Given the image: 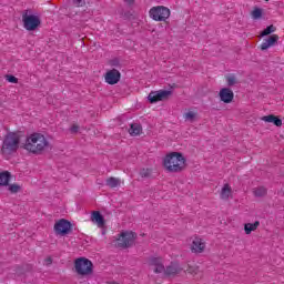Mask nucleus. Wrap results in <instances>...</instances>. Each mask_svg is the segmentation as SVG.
Segmentation results:
<instances>
[{
	"label": "nucleus",
	"instance_id": "obj_1",
	"mask_svg": "<svg viewBox=\"0 0 284 284\" xmlns=\"http://www.w3.org/2000/svg\"><path fill=\"white\" fill-rule=\"evenodd\" d=\"M22 148L29 152V154L39 156L50 148V140H48L43 133L33 132L27 135Z\"/></svg>",
	"mask_w": 284,
	"mask_h": 284
},
{
	"label": "nucleus",
	"instance_id": "obj_2",
	"mask_svg": "<svg viewBox=\"0 0 284 284\" xmlns=\"http://www.w3.org/2000/svg\"><path fill=\"white\" fill-rule=\"evenodd\" d=\"M149 270L154 274H164V276H176V274H181L184 270L181 264L176 262H172L169 266L163 264V258L161 257H151L149 260Z\"/></svg>",
	"mask_w": 284,
	"mask_h": 284
},
{
	"label": "nucleus",
	"instance_id": "obj_3",
	"mask_svg": "<svg viewBox=\"0 0 284 284\" xmlns=\"http://www.w3.org/2000/svg\"><path fill=\"white\" fill-rule=\"evenodd\" d=\"M185 156L181 152H171L162 160V165L166 172L176 174L185 170Z\"/></svg>",
	"mask_w": 284,
	"mask_h": 284
},
{
	"label": "nucleus",
	"instance_id": "obj_4",
	"mask_svg": "<svg viewBox=\"0 0 284 284\" xmlns=\"http://www.w3.org/2000/svg\"><path fill=\"white\" fill-rule=\"evenodd\" d=\"M19 143H21V136L19 133L10 132L4 136L1 148V154L3 156H10L19 150Z\"/></svg>",
	"mask_w": 284,
	"mask_h": 284
},
{
	"label": "nucleus",
	"instance_id": "obj_5",
	"mask_svg": "<svg viewBox=\"0 0 284 284\" xmlns=\"http://www.w3.org/2000/svg\"><path fill=\"white\" fill-rule=\"evenodd\" d=\"M170 14L172 12L170 11V8L164 6H158L153 7L149 11V17L153 19V21H168L170 19Z\"/></svg>",
	"mask_w": 284,
	"mask_h": 284
},
{
	"label": "nucleus",
	"instance_id": "obj_6",
	"mask_svg": "<svg viewBox=\"0 0 284 284\" xmlns=\"http://www.w3.org/2000/svg\"><path fill=\"white\" fill-rule=\"evenodd\" d=\"M22 23L23 28L29 32H33V30H37V28L41 26V18H39V16L28 14V11H24L22 14Z\"/></svg>",
	"mask_w": 284,
	"mask_h": 284
},
{
	"label": "nucleus",
	"instance_id": "obj_7",
	"mask_svg": "<svg viewBox=\"0 0 284 284\" xmlns=\"http://www.w3.org/2000/svg\"><path fill=\"white\" fill-rule=\"evenodd\" d=\"M75 272L80 274V276H88V274H92V262L85 257H80L75 260Z\"/></svg>",
	"mask_w": 284,
	"mask_h": 284
},
{
	"label": "nucleus",
	"instance_id": "obj_8",
	"mask_svg": "<svg viewBox=\"0 0 284 284\" xmlns=\"http://www.w3.org/2000/svg\"><path fill=\"white\" fill-rule=\"evenodd\" d=\"M173 92L171 90H158L151 91L148 95V101L150 103H159V101H170L172 99Z\"/></svg>",
	"mask_w": 284,
	"mask_h": 284
},
{
	"label": "nucleus",
	"instance_id": "obj_9",
	"mask_svg": "<svg viewBox=\"0 0 284 284\" xmlns=\"http://www.w3.org/2000/svg\"><path fill=\"white\" fill-rule=\"evenodd\" d=\"M134 243V233L132 232H122L119 237L115 240V247H122L125 250Z\"/></svg>",
	"mask_w": 284,
	"mask_h": 284
},
{
	"label": "nucleus",
	"instance_id": "obj_10",
	"mask_svg": "<svg viewBox=\"0 0 284 284\" xmlns=\"http://www.w3.org/2000/svg\"><path fill=\"white\" fill-rule=\"evenodd\" d=\"M53 230L55 234L60 236H65L67 234H70L72 232V223L65 219H61L58 222H55Z\"/></svg>",
	"mask_w": 284,
	"mask_h": 284
},
{
	"label": "nucleus",
	"instance_id": "obj_11",
	"mask_svg": "<svg viewBox=\"0 0 284 284\" xmlns=\"http://www.w3.org/2000/svg\"><path fill=\"white\" fill-rule=\"evenodd\" d=\"M104 81L109 85H116L121 81V72L116 69H111L104 74Z\"/></svg>",
	"mask_w": 284,
	"mask_h": 284
},
{
	"label": "nucleus",
	"instance_id": "obj_12",
	"mask_svg": "<svg viewBox=\"0 0 284 284\" xmlns=\"http://www.w3.org/2000/svg\"><path fill=\"white\" fill-rule=\"evenodd\" d=\"M191 252L193 254H203L205 252V240L201 237H194L191 243Z\"/></svg>",
	"mask_w": 284,
	"mask_h": 284
},
{
	"label": "nucleus",
	"instance_id": "obj_13",
	"mask_svg": "<svg viewBox=\"0 0 284 284\" xmlns=\"http://www.w3.org/2000/svg\"><path fill=\"white\" fill-rule=\"evenodd\" d=\"M276 43H278V36L272 34L267 39H264L263 43L261 44V50H270V48L276 45Z\"/></svg>",
	"mask_w": 284,
	"mask_h": 284
},
{
	"label": "nucleus",
	"instance_id": "obj_14",
	"mask_svg": "<svg viewBox=\"0 0 284 284\" xmlns=\"http://www.w3.org/2000/svg\"><path fill=\"white\" fill-rule=\"evenodd\" d=\"M91 222L94 223L98 227H105V217L99 211H93L91 213Z\"/></svg>",
	"mask_w": 284,
	"mask_h": 284
},
{
	"label": "nucleus",
	"instance_id": "obj_15",
	"mask_svg": "<svg viewBox=\"0 0 284 284\" xmlns=\"http://www.w3.org/2000/svg\"><path fill=\"white\" fill-rule=\"evenodd\" d=\"M220 99L223 103H232L234 100V92L231 89L224 88L220 91Z\"/></svg>",
	"mask_w": 284,
	"mask_h": 284
},
{
	"label": "nucleus",
	"instance_id": "obj_16",
	"mask_svg": "<svg viewBox=\"0 0 284 284\" xmlns=\"http://www.w3.org/2000/svg\"><path fill=\"white\" fill-rule=\"evenodd\" d=\"M261 121H264V123H273L276 128H281L283 125V120L274 114L264 115L261 118Z\"/></svg>",
	"mask_w": 284,
	"mask_h": 284
},
{
	"label": "nucleus",
	"instance_id": "obj_17",
	"mask_svg": "<svg viewBox=\"0 0 284 284\" xmlns=\"http://www.w3.org/2000/svg\"><path fill=\"white\" fill-rule=\"evenodd\" d=\"M129 134L130 136H141V134H143V126L141 123H131Z\"/></svg>",
	"mask_w": 284,
	"mask_h": 284
},
{
	"label": "nucleus",
	"instance_id": "obj_18",
	"mask_svg": "<svg viewBox=\"0 0 284 284\" xmlns=\"http://www.w3.org/2000/svg\"><path fill=\"white\" fill-rule=\"evenodd\" d=\"M186 274H191L192 276H195L196 278H203V273L196 265H187L186 270H184Z\"/></svg>",
	"mask_w": 284,
	"mask_h": 284
},
{
	"label": "nucleus",
	"instance_id": "obj_19",
	"mask_svg": "<svg viewBox=\"0 0 284 284\" xmlns=\"http://www.w3.org/2000/svg\"><path fill=\"white\" fill-rule=\"evenodd\" d=\"M183 119L190 123H194V121H199V112L196 110H189L183 114Z\"/></svg>",
	"mask_w": 284,
	"mask_h": 284
},
{
	"label": "nucleus",
	"instance_id": "obj_20",
	"mask_svg": "<svg viewBox=\"0 0 284 284\" xmlns=\"http://www.w3.org/2000/svg\"><path fill=\"white\" fill-rule=\"evenodd\" d=\"M260 225H261L260 221H255L254 223L244 224L245 234L250 235L252 232H256L258 230Z\"/></svg>",
	"mask_w": 284,
	"mask_h": 284
},
{
	"label": "nucleus",
	"instance_id": "obj_21",
	"mask_svg": "<svg viewBox=\"0 0 284 284\" xmlns=\"http://www.w3.org/2000/svg\"><path fill=\"white\" fill-rule=\"evenodd\" d=\"M230 196H232V186H230V184H224L220 193V197L222 201H227Z\"/></svg>",
	"mask_w": 284,
	"mask_h": 284
},
{
	"label": "nucleus",
	"instance_id": "obj_22",
	"mask_svg": "<svg viewBox=\"0 0 284 284\" xmlns=\"http://www.w3.org/2000/svg\"><path fill=\"white\" fill-rule=\"evenodd\" d=\"M106 185L108 187H111V190H114V187L121 186V179L111 176L106 179Z\"/></svg>",
	"mask_w": 284,
	"mask_h": 284
},
{
	"label": "nucleus",
	"instance_id": "obj_23",
	"mask_svg": "<svg viewBox=\"0 0 284 284\" xmlns=\"http://www.w3.org/2000/svg\"><path fill=\"white\" fill-rule=\"evenodd\" d=\"M253 194L261 199L267 194V189L265 186H256L253 189Z\"/></svg>",
	"mask_w": 284,
	"mask_h": 284
},
{
	"label": "nucleus",
	"instance_id": "obj_24",
	"mask_svg": "<svg viewBox=\"0 0 284 284\" xmlns=\"http://www.w3.org/2000/svg\"><path fill=\"white\" fill-rule=\"evenodd\" d=\"M10 183V172L0 173V185H8Z\"/></svg>",
	"mask_w": 284,
	"mask_h": 284
},
{
	"label": "nucleus",
	"instance_id": "obj_25",
	"mask_svg": "<svg viewBox=\"0 0 284 284\" xmlns=\"http://www.w3.org/2000/svg\"><path fill=\"white\" fill-rule=\"evenodd\" d=\"M252 19L258 20L263 17V9L258 7H254L253 11L251 12Z\"/></svg>",
	"mask_w": 284,
	"mask_h": 284
},
{
	"label": "nucleus",
	"instance_id": "obj_26",
	"mask_svg": "<svg viewBox=\"0 0 284 284\" xmlns=\"http://www.w3.org/2000/svg\"><path fill=\"white\" fill-rule=\"evenodd\" d=\"M140 176L142 179H150L152 176V169H150V168L141 169Z\"/></svg>",
	"mask_w": 284,
	"mask_h": 284
},
{
	"label": "nucleus",
	"instance_id": "obj_27",
	"mask_svg": "<svg viewBox=\"0 0 284 284\" xmlns=\"http://www.w3.org/2000/svg\"><path fill=\"white\" fill-rule=\"evenodd\" d=\"M272 32H276V27H274V24H271L266 29H264L261 32V37H267L268 34H272Z\"/></svg>",
	"mask_w": 284,
	"mask_h": 284
},
{
	"label": "nucleus",
	"instance_id": "obj_28",
	"mask_svg": "<svg viewBox=\"0 0 284 284\" xmlns=\"http://www.w3.org/2000/svg\"><path fill=\"white\" fill-rule=\"evenodd\" d=\"M226 83L230 88H232V85H236V77L235 75H226Z\"/></svg>",
	"mask_w": 284,
	"mask_h": 284
},
{
	"label": "nucleus",
	"instance_id": "obj_29",
	"mask_svg": "<svg viewBox=\"0 0 284 284\" xmlns=\"http://www.w3.org/2000/svg\"><path fill=\"white\" fill-rule=\"evenodd\" d=\"M19 190H21V186L19 184H11L9 186V191L11 192V194H17V192H19Z\"/></svg>",
	"mask_w": 284,
	"mask_h": 284
},
{
	"label": "nucleus",
	"instance_id": "obj_30",
	"mask_svg": "<svg viewBox=\"0 0 284 284\" xmlns=\"http://www.w3.org/2000/svg\"><path fill=\"white\" fill-rule=\"evenodd\" d=\"M7 81H9V83H19V79L14 75H7Z\"/></svg>",
	"mask_w": 284,
	"mask_h": 284
},
{
	"label": "nucleus",
	"instance_id": "obj_31",
	"mask_svg": "<svg viewBox=\"0 0 284 284\" xmlns=\"http://www.w3.org/2000/svg\"><path fill=\"white\" fill-rule=\"evenodd\" d=\"M73 3L77 6V8H83V6H85L84 0H73Z\"/></svg>",
	"mask_w": 284,
	"mask_h": 284
},
{
	"label": "nucleus",
	"instance_id": "obj_32",
	"mask_svg": "<svg viewBox=\"0 0 284 284\" xmlns=\"http://www.w3.org/2000/svg\"><path fill=\"white\" fill-rule=\"evenodd\" d=\"M70 132H71V134H77L79 132V124H73L70 128Z\"/></svg>",
	"mask_w": 284,
	"mask_h": 284
},
{
	"label": "nucleus",
	"instance_id": "obj_33",
	"mask_svg": "<svg viewBox=\"0 0 284 284\" xmlns=\"http://www.w3.org/2000/svg\"><path fill=\"white\" fill-rule=\"evenodd\" d=\"M45 265H52V257H47L44 260Z\"/></svg>",
	"mask_w": 284,
	"mask_h": 284
},
{
	"label": "nucleus",
	"instance_id": "obj_34",
	"mask_svg": "<svg viewBox=\"0 0 284 284\" xmlns=\"http://www.w3.org/2000/svg\"><path fill=\"white\" fill-rule=\"evenodd\" d=\"M265 1H270V0H265Z\"/></svg>",
	"mask_w": 284,
	"mask_h": 284
}]
</instances>
